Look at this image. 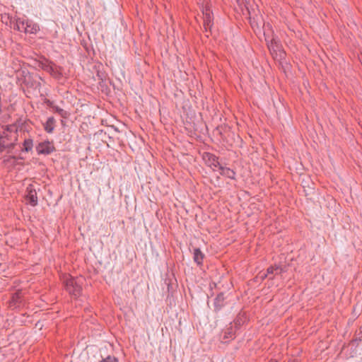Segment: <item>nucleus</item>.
Wrapping results in <instances>:
<instances>
[{
  "label": "nucleus",
  "mask_w": 362,
  "mask_h": 362,
  "mask_svg": "<svg viewBox=\"0 0 362 362\" xmlns=\"http://www.w3.org/2000/svg\"><path fill=\"white\" fill-rule=\"evenodd\" d=\"M17 141V128L16 126H8L0 134V151L10 150L16 145Z\"/></svg>",
  "instance_id": "obj_1"
},
{
  "label": "nucleus",
  "mask_w": 362,
  "mask_h": 362,
  "mask_svg": "<svg viewBox=\"0 0 362 362\" xmlns=\"http://www.w3.org/2000/svg\"><path fill=\"white\" fill-rule=\"evenodd\" d=\"M13 29L28 34H36L40 30V26L33 21L25 18H16Z\"/></svg>",
  "instance_id": "obj_2"
},
{
  "label": "nucleus",
  "mask_w": 362,
  "mask_h": 362,
  "mask_svg": "<svg viewBox=\"0 0 362 362\" xmlns=\"http://www.w3.org/2000/svg\"><path fill=\"white\" fill-rule=\"evenodd\" d=\"M66 290L72 296H78L80 295L81 291V286L78 282V280L66 276L64 280Z\"/></svg>",
  "instance_id": "obj_3"
},
{
  "label": "nucleus",
  "mask_w": 362,
  "mask_h": 362,
  "mask_svg": "<svg viewBox=\"0 0 362 362\" xmlns=\"http://www.w3.org/2000/svg\"><path fill=\"white\" fill-rule=\"evenodd\" d=\"M266 40L267 42V47L272 54L280 59L284 57L285 53L282 50V45L276 37H273L270 40H267V39Z\"/></svg>",
  "instance_id": "obj_4"
},
{
  "label": "nucleus",
  "mask_w": 362,
  "mask_h": 362,
  "mask_svg": "<svg viewBox=\"0 0 362 362\" xmlns=\"http://www.w3.org/2000/svg\"><path fill=\"white\" fill-rule=\"evenodd\" d=\"M55 151L54 146L52 141H44L36 146V151L39 155H49Z\"/></svg>",
  "instance_id": "obj_5"
},
{
  "label": "nucleus",
  "mask_w": 362,
  "mask_h": 362,
  "mask_svg": "<svg viewBox=\"0 0 362 362\" xmlns=\"http://www.w3.org/2000/svg\"><path fill=\"white\" fill-rule=\"evenodd\" d=\"M41 68L45 71L49 73L54 78H60L62 76V72L60 71V68L57 66L55 64L51 62H45L42 63Z\"/></svg>",
  "instance_id": "obj_6"
},
{
  "label": "nucleus",
  "mask_w": 362,
  "mask_h": 362,
  "mask_svg": "<svg viewBox=\"0 0 362 362\" xmlns=\"http://www.w3.org/2000/svg\"><path fill=\"white\" fill-rule=\"evenodd\" d=\"M25 196L31 206H35L37 204V191L34 185L30 184L27 187Z\"/></svg>",
  "instance_id": "obj_7"
},
{
  "label": "nucleus",
  "mask_w": 362,
  "mask_h": 362,
  "mask_svg": "<svg viewBox=\"0 0 362 362\" xmlns=\"http://www.w3.org/2000/svg\"><path fill=\"white\" fill-rule=\"evenodd\" d=\"M204 14V28L206 32L211 30L213 25V15L209 8H206Z\"/></svg>",
  "instance_id": "obj_8"
},
{
  "label": "nucleus",
  "mask_w": 362,
  "mask_h": 362,
  "mask_svg": "<svg viewBox=\"0 0 362 362\" xmlns=\"http://www.w3.org/2000/svg\"><path fill=\"white\" fill-rule=\"evenodd\" d=\"M204 159L207 165L211 168H218L219 169L220 166H221L218 161V158L212 153H206L204 156Z\"/></svg>",
  "instance_id": "obj_9"
},
{
  "label": "nucleus",
  "mask_w": 362,
  "mask_h": 362,
  "mask_svg": "<svg viewBox=\"0 0 362 362\" xmlns=\"http://www.w3.org/2000/svg\"><path fill=\"white\" fill-rule=\"evenodd\" d=\"M225 305V297L223 293H220L214 299V306L215 311H219Z\"/></svg>",
  "instance_id": "obj_10"
},
{
  "label": "nucleus",
  "mask_w": 362,
  "mask_h": 362,
  "mask_svg": "<svg viewBox=\"0 0 362 362\" xmlns=\"http://www.w3.org/2000/svg\"><path fill=\"white\" fill-rule=\"evenodd\" d=\"M21 151L28 153L33 150V141L31 138H25L21 145L19 146Z\"/></svg>",
  "instance_id": "obj_11"
},
{
  "label": "nucleus",
  "mask_w": 362,
  "mask_h": 362,
  "mask_svg": "<svg viewBox=\"0 0 362 362\" xmlns=\"http://www.w3.org/2000/svg\"><path fill=\"white\" fill-rule=\"evenodd\" d=\"M219 170H220V174L221 175L225 176L231 180L235 179V173L233 170H232L229 168L223 167L221 165V166H220Z\"/></svg>",
  "instance_id": "obj_12"
},
{
  "label": "nucleus",
  "mask_w": 362,
  "mask_h": 362,
  "mask_svg": "<svg viewBox=\"0 0 362 362\" xmlns=\"http://www.w3.org/2000/svg\"><path fill=\"white\" fill-rule=\"evenodd\" d=\"M204 258V253L200 250L199 248H194L193 251V259L197 265H202L203 259Z\"/></svg>",
  "instance_id": "obj_13"
},
{
  "label": "nucleus",
  "mask_w": 362,
  "mask_h": 362,
  "mask_svg": "<svg viewBox=\"0 0 362 362\" xmlns=\"http://www.w3.org/2000/svg\"><path fill=\"white\" fill-rule=\"evenodd\" d=\"M56 120L53 117H49L47 118L45 123L43 124L45 130L50 134L54 129Z\"/></svg>",
  "instance_id": "obj_14"
},
{
  "label": "nucleus",
  "mask_w": 362,
  "mask_h": 362,
  "mask_svg": "<svg viewBox=\"0 0 362 362\" xmlns=\"http://www.w3.org/2000/svg\"><path fill=\"white\" fill-rule=\"evenodd\" d=\"M16 157L13 156H8L4 157V163H10L11 165H13L16 163Z\"/></svg>",
  "instance_id": "obj_15"
},
{
  "label": "nucleus",
  "mask_w": 362,
  "mask_h": 362,
  "mask_svg": "<svg viewBox=\"0 0 362 362\" xmlns=\"http://www.w3.org/2000/svg\"><path fill=\"white\" fill-rule=\"evenodd\" d=\"M279 269L278 267H276V265H274V266H270L269 267L267 268V274L268 275H275V272L276 271H277Z\"/></svg>",
  "instance_id": "obj_16"
},
{
  "label": "nucleus",
  "mask_w": 362,
  "mask_h": 362,
  "mask_svg": "<svg viewBox=\"0 0 362 362\" xmlns=\"http://www.w3.org/2000/svg\"><path fill=\"white\" fill-rule=\"evenodd\" d=\"M99 362H118V359L115 356H108Z\"/></svg>",
  "instance_id": "obj_17"
},
{
  "label": "nucleus",
  "mask_w": 362,
  "mask_h": 362,
  "mask_svg": "<svg viewBox=\"0 0 362 362\" xmlns=\"http://www.w3.org/2000/svg\"><path fill=\"white\" fill-rule=\"evenodd\" d=\"M233 331L232 327H230L227 329L224 334V339L233 338Z\"/></svg>",
  "instance_id": "obj_18"
},
{
  "label": "nucleus",
  "mask_w": 362,
  "mask_h": 362,
  "mask_svg": "<svg viewBox=\"0 0 362 362\" xmlns=\"http://www.w3.org/2000/svg\"><path fill=\"white\" fill-rule=\"evenodd\" d=\"M276 267H278L279 269L277 271H276L275 275L281 274H282V273L286 272L285 268L282 267L280 265H276Z\"/></svg>",
  "instance_id": "obj_19"
},
{
  "label": "nucleus",
  "mask_w": 362,
  "mask_h": 362,
  "mask_svg": "<svg viewBox=\"0 0 362 362\" xmlns=\"http://www.w3.org/2000/svg\"><path fill=\"white\" fill-rule=\"evenodd\" d=\"M54 109H55L56 112H57L61 115H63V113H64V110L63 109H62V108H60L59 107H55Z\"/></svg>",
  "instance_id": "obj_20"
},
{
  "label": "nucleus",
  "mask_w": 362,
  "mask_h": 362,
  "mask_svg": "<svg viewBox=\"0 0 362 362\" xmlns=\"http://www.w3.org/2000/svg\"><path fill=\"white\" fill-rule=\"evenodd\" d=\"M268 274L266 273H263V274H259V277L260 279H262V280H264V279H266L267 277Z\"/></svg>",
  "instance_id": "obj_21"
},
{
  "label": "nucleus",
  "mask_w": 362,
  "mask_h": 362,
  "mask_svg": "<svg viewBox=\"0 0 362 362\" xmlns=\"http://www.w3.org/2000/svg\"><path fill=\"white\" fill-rule=\"evenodd\" d=\"M269 362H276V361H270Z\"/></svg>",
  "instance_id": "obj_22"
}]
</instances>
